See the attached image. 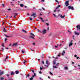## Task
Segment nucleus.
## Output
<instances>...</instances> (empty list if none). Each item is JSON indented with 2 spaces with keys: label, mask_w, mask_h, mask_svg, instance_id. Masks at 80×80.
I'll return each instance as SVG.
<instances>
[{
  "label": "nucleus",
  "mask_w": 80,
  "mask_h": 80,
  "mask_svg": "<svg viewBox=\"0 0 80 80\" xmlns=\"http://www.w3.org/2000/svg\"><path fill=\"white\" fill-rule=\"evenodd\" d=\"M46 63L47 65H45V67H46V68H48V66L50 65V62H48V61H47L46 62Z\"/></svg>",
  "instance_id": "1"
},
{
  "label": "nucleus",
  "mask_w": 80,
  "mask_h": 80,
  "mask_svg": "<svg viewBox=\"0 0 80 80\" xmlns=\"http://www.w3.org/2000/svg\"><path fill=\"white\" fill-rule=\"evenodd\" d=\"M68 9L69 10H74V8H73V7L72 6H68Z\"/></svg>",
  "instance_id": "2"
},
{
  "label": "nucleus",
  "mask_w": 80,
  "mask_h": 80,
  "mask_svg": "<svg viewBox=\"0 0 80 80\" xmlns=\"http://www.w3.org/2000/svg\"><path fill=\"white\" fill-rule=\"evenodd\" d=\"M65 5H66V7H68L69 5V1H67L65 2Z\"/></svg>",
  "instance_id": "3"
},
{
  "label": "nucleus",
  "mask_w": 80,
  "mask_h": 80,
  "mask_svg": "<svg viewBox=\"0 0 80 80\" xmlns=\"http://www.w3.org/2000/svg\"><path fill=\"white\" fill-rule=\"evenodd\" d=\"M47 30L46 29H43L42 30V32L43 35H44V34H45V33H47Z\"/></svg>",
  "instance_id": "4"
},
{
  "label": "nucleus",
  "mask_w": 80,
  "mask_h": 80,
  "mask_svg": "<svg viewBox=\"0 0 80 80\" xmlns=\"http://www.w3.org/2000/svg\"><path fill=\"white\" fill-rule=\"evenodd\" d=\"M36 14H37V13H36V12H34V13H33V14L31 15V17H34V18H35V17H36V16L35 15H36Z\"/></svg>",
  "instance_id": "5"
},
{
  "label": "nucleus",
  "mask_w": 80,
  "mask_h": 80,
  "mask_svg": "<svg viewBox=\"0 0 80 80\" xmlns=\"http://www.w3.org/2000/svg\"><path fill=\"white\" fill-rule=\"evenodd\" d=\"M61 7V5H58L57 7L56 8L55 10L54 11V12H56V11H57V8H58L59 7Z\"/></svg>",
  "instance_id": "6"
},
{
  "label": "nucleus",
  "mask_w": 80,
  "mask_h": 80,
  "mask_svg": "<svg viewBox=\"0 0 80 80\" xmlns=\"http://www.w3.org/2000/svg\"><path fill=\"white\" fill-rule=\"evenodd\" d=\"M13 14L15 15L13 17V18H17V15H18V13H13Z\"/></svg>",
  "instance_id": "7"
},
{
  "label": "nucleus",
  "mask_w": 80,
  "mask_h": 80,
  "mask_svg": "<svg viewBox=\"0 0 80 80\" xmlns=\"http://www.w3.org/2000/svg\"><path fill=\"white\" fill-rule=\"evenodd\" d=\"M77 30H80V25H78V26H77Z\"/></svg>",
  "instance_id": "8"
},
{
  "label": "nucleus",
  "mask_w": 80,
  "mask_h": 80,
  "mask_svg": "<svg viewBox=\"0 0 80 80\" xmlns=\"http://www.w3.org/2000/svg\"><path fill=\"white\" fill-rule=\"evenodd\" d=\"M38 18H40V19H41V20L42 22H44V20H43V18L41 17H38Z\"/></svg>",
  "instance_id": "9"
},
{
  "label": "nucleus",
  "mask_w": 80,
  "mask_h": 80,
  "mask_svg": "<svg viewBox=\"0 0 80 80\" xmlns=\"http://www.w3.org/2000/svg\"><path fill=\"white\" fill-rule=\"evenodd\" d=\"M14 45L15 46H16V45H18V43H14L12 45V47H13V46H14Z\"/></svg>",
  "instance_id": "10"
},
{
  "label": "nucleus",
  "mask_w": 80,
  "mask_h": 80,
  "mask_svg": "<svg viewBox=\"0 0 80 80\" xmlns=\"http://www.w3.org/2000/svg\"><path fill=\"white\" fill-rule=\"evenodd\" d=\"M65 17V15H64L63 16L62 15H60V17L62 18H64V17Z\"/></svg>",
  "instance_id": "11"
},
{
  "label": "nucleus",
  "mask_w": 80,
  "mask_h": 80,
  "mask_svg": "<svg viewBox=\"0 0 80 80\" xmlns=\"http://www.w3.org/2000/svg\"><path fill=\"white\" fill-rule=\"evenodd\" d=\"M56 62H57V60H55L53 61V64L54 65H55V64H56Z\"/></svg>",
  "instance_id": "12"
},
{
  "label": "nucleus",
  "mask_w": 80,
  "mask_h": 80,
  "mask_svg": "<svg viewBox=\"0 0 80 80\" xmlns=\"http://www.w3.org/2000/svg\"><path fill=\"white\" fill-rule=\"evenodd\" d=\"M22 30L23 32L24 33H27V31L25 30H24L22 29Z\"/></svg>",
  "instance_id": "13"
},
{
  "label": "nucleus",
  "mask_w": 80,
  "mask_h": 80,
  "mask_svg": "<svg viewBox=\"0 0 80 80\" xmlns=\"http://www.w3.org/2000/svg\"><path fill=\"white\" fill-rule=\"evenodd\" d=\"M19 71H15V73L16 74H18L19 73Z\"/></svg>",
  "instance_id": "14"
},
{
  "label": "nucleus",
  "mask_w": 80,
  "mask_h": 80,
  "mask_svg": "<svg viewBox=\"0 0 80 80\" xmlns=\"http://www.w3.org/2000/svg\"><path fill=\"white\" fill-rule=\"evenodd\" d=\"M3 32H7V31L6 30V29H5V28H4V29L3 30Z\"/></svg>",
  "instance_id": "15"
},
{
  "label": "nucleus",
  "mask_w": 80,
  "mask_h": 80,
  "mask_svg": "<svg viewBox=\"0 0 80 80\" xmlns=\"http://www.w3.org/2000/svg\"><path fill=\"white\" fill-rule=\"evenodd\" d=\"M72 45H73V43L70 42L69 44V46L71 47V46H72Z\"/></svg>",
  "instance_id": "16"
},
{
  "label": "nucleus",
  "mask_w": 80,
  "mask_h": 80,
  "mask_svg": "<svg viewBox=\"0 0 80 80\" xmlns=\"http://www.w3.org/2000/svg\"><path fill=\"white\" fill-rule=\"evenodd\" d=\"M30 34L31 35H32V36L34 37H35V35H34V34H33L32 33H31Z\"/></svg>",
  "instance_id": "17"
},
{
  "label": "nucleus",
  "mask_w": 80,
  "mask_h": 80,
  "mask_svg": "<svg viewBox=\"0 0 80 80\" xmlns=\"http://www.w3.org/2000/svg\"><path fill=\"white\" fill-rule=\"evenodd\" d=\"M4 73V72H1V73H0V76H2V74H3V73Z\"/></svg>",
  "instance_id": "18"
},
{
  "label": "nucleus",
  "mask_w": 80,
  "mask_h": 80,
  "mask_svg": "<svg viewBox=\"0 0 80 80\" xmlns=\"http://www.w3.org/2000/svg\"><path fill=\"white\" fill-rule=\"evenodd\" d=\"M38 32H39L40 33H42V31H40V30L38 29Z\"/></svg>",
  "instance_id": "19"
},
{
  "label": "nucleus",
  "mask_w": 80,
  "mask_h": 80,
  "mask_svg": "<svg viewBox=\"0 0 80 80\" xmlns=\"http://www.w3.org/2000/svg\"><path fill=\"white\" fill-rule=\"evenodd\" d=\"M75 35H79V34H80V33H77L76 32H75Z\"/></svg>",
  "instance_id": "20"
},
{
  "label": "nucleus",
  "mask_w": 80,
  "mask_h": 80,
  "mask_svg": "<svg viewBox=\"0 0 80 80\" xmlns=\"http://www.w3.org/2000/svg\"><path fill=\"white\" fill-rule=\"evenodd\" d=\"M20 6L21 7H23V4H20Z\"/></svg>",
  "instance_id": "21"
},
{
  "label": "nucleus",
  "mask_w": 80,
  "mask_h": 80,
  "mask_svg": "<svg viewBox=\"0 0 80 80\" xmlns=\"http://www.w3.org/2000/svg\"><path fill=\"white\" fill-rule=\"evenodd\" d=\"M53 68H58V67H57V66H53Z\"/></svg>",
  "instance_id": "22"
},
{
  "label": "nucleus",
  "mask_w": 80,
  "mask_h": 80,
  "mask_svg": "<svg viewBox=\"0 0 80 80\" xmlns=\"http://www.w3.org/2000/svg\"><path fill=\"white\" fill-rule=\"evenodd\" d=\"M68 32L70 34H71L72 33V32L69 30L68 31Z\"/></svg>",
  "instance_id": "23"
},
{
  "label": "nucleus",
  "mask_w": 80,
  "mask_h": 80,
  "mask_svg": "<svg viewBox=\"0 0 80 80\" xmlns=\"http://www.w3.org/2000/svg\"><path fill=\"white\" fill-rule=\"evenodd\" d=\"M14 74H15L13 72H11V75H14Z\"/></svg>",
  "instance_id": "24"
},
{
  "label": "nucleus",
  "mask_w": 80,
  "mask_h": 80,
  "mask_svg": "<svg viewBox=\"0 0 80 80\" xmlns=\"http://www.w3.org/2000/svg\"><path fill=\"white\" fill-rule=\"evenodd\" d=\"M29 37L30 38H33V39H35V38H34V37H32V36H29Z\"/></svg>",
  "instance_id": "25"
},
{
  "label": "nucleus",
  "mask_w": 80,
  "mask_h": 80,
  "mask_svg": "<svg viewBox=\"0 0 80 80\" xmlns=\"http://www.w3.org/2000/svg\"><path fill=\"white\" fill-rule=\"evenodd\" d=\"M9 58V57L8 56L5 59L4 61H6V59H7V58Z\"/></svg>",
  "instance_id": "26"
},
{
  "label": "nucleus",
  "mask_w": 80,
  "mask_h": 80,
  "mask_svg": "<svg viewBox=\"0 0 80 80\" xmlns=\"http://www.w3.org/2000/svg\"><path fill=\"white\" fill-rule=\"evenodd\" d=\"M4 35H5V36H6V38H7V37H8V38L10 37V36H7L6 34H5Z\"/></svg>",
  "instance_id": "27"
},
{
  "label": "nucleus",
  "mask_w": 80,
  "mask_h": 80,
  "mask_svg": "<svg viewBox=\"0 0 80 80\" xmlns=\"http://www.w3.org/2000/svg\"><path fill=\"white\" fill-rule=\"evenodd\" d=\"M55 2H57L58 4H59V2H58V0H55Z\"/></svg>",
  "instance_id": "28"
},
{
  "label": "nucleus",
  "mask_w": 80,
  "mask_h": 80,
  "mask_svg": "<svg viewBox=\"0 0 80 80\" xmlns=\"http://www.w3.org/2000/svg\"><path fill=\"white\" fill-rule=\"evenodd\" d=\"M27 62V61H26V60H24V62H23V63L24 64V65H25V64H26L25 63Z\"/></svg>",
  "instance_id": "29"
},
{
  "label": "nucleus",
  "mask_w": 80,
  "mask_h": 80,
  "mask_svg": "<svg viewBox=\"0 0 80 80\" xmlns=\"http://www.w3.org/2000/svg\"><path fill=\"white\" fill-rule=\"evenodd\" d=\"M53 15H54V17H57V18H58V17H57V16H56V15H55V14H53Z\"/></svg>",
  "instance_id": "30"
},
{
  "label": "nucleus",
  "mask_w": 80,
  "mask_h": 80,
  "mask_svg": "<svg viewBox=\"0 0 80 80\" xmlns=\"http://www.w3.org/2000/svg\"><path fill=\"white\" fill-rule=\"evenodd\" d=\"M65 69H66V70H68V67H65Z\"/></svg>",
  "instance_id": "31"
},
{
  "label": "nucleus",
  "mask_w": 80,
  "mask_h": 80,
  "mask_svg": "<svg viewBox=\"0 0 80 80\" xmlns=\"http://www.w3.org/2000/svg\"><path fill=\"white\" fill-rule=\"evenodd\" d=\"M30 77V75L28 74V75L27 76L26 78H27V77Z\"/></svg>",
  "instance_id": "32"
},
{
  "label": "nucleus",
  "mask_w": 80,
  "mask_h": 80,
  "mask_svg": "<svg viewBox=\"0 0 80 80\" xmlns=\"http://www.w3.org/2000/svg\"><path fill=\"white\" fill-rule=\"evenodd\" d=\"M1 80H3V79H4V78H3V77H2L1 78Z\"/></svg>",
  "instance_id": "33"
},
{
  "label": "nucleus",
  "mask_w": 80,
  "mask_h": 80,
  "mask_svg": "<svg viewBox=\"0 0 80 80\" xmlns=\"http://www.w3.org/2000/svg\"><path fill=\"white\" fill-rule=\"evenodd\" d=\"M30 80H33V77H32L31 78H30Z\"/></svg>",
  "instance_id": "34"
},
{
  "label": "nucleus",
  "mask_w": 80,
  "mask_h": 80,
  "mask_svg": "<svg viewBox=\"0 0 80 80\" xmlns=\"http://www.w3.org/2000/svg\"><path fill=\"white\" fill-rule=\"evenodd\" d=\"M46 25H47V26H48L49 25V23H46Z\"/></svg>",
  "instance_id": "35"
},
{
  "label": "nucleus",
  "mask_w": 80,
  "mask_h": 80,
  "mask_svg": "<svg viewBox=\"0 0 80 80\" xmlns=\"http://www.w3.org/2000/svg\"><path fill=\"white\" fill-rule=\"evenodd\" d=\"M1 50L2 51H4V49H3V48H2V49H1Z\"/></svg>",
  "instance_id": "36"
},
{
  "label": "nucleus",
  "mask_w": 80,
  "mask_h": 80,
  "mask_svg": "<svg viewBox=\"0 0 80 80\" xmlns=\"http://www.w3.org/2000/svg\"><path fill=\"white\" fill-rule=\"evenodd\" d=\"M44 56H41V59H43Z\"/></svg>",
  "instance_id": "37"
},
{
  "label": "nucleus",
  "mask_w": 80,
  "mask_h": 80,
  "mask_svg": "<svg viewBox=\"0 0 80 80\" xmlns=\"http://www.w3.org/2000/svg\"><path fill=\"white\" fill-rule=\"evenodd\" d=\"M60 9H59L57 10V12H60Z\"/></svg>",
  "instance_id": "38"
},
{
  "label": "nucleus",
  "mask_w": 80,
  "mask_h": 80,
  "mask_svg": "<svg viewBox=\"0 0 80 80\" xmlns=\"http://www.w3.org/2000/svg\"><path fill=\"white\" fill-rule=\"evenodd\" d=\"M7 40H8L7 38H6L5 39V42H6V41Z\"/></svg>",
  "instance_id": "39"
},
{
  "label": "nucleus",
  "mask_w": 80,
  "mask_h": 80,
  "mask_svg": "<svg viewBox=\"0 0 80 80\" xmlns=\"http://www.w3.org/2000/svg\"><path fill=\"white\" fill-rule=\"evenodd\" d=\"M42 69H46V68L45 67H42Z\"/></svg>",
  "instance_id": "40"
},
{
  "label": "nucleus",
  "mask_w": 80,
  "mask_h": 80,
  "mask_svg": "<svg viewBox=\"0 0 80 80\" xmlns=\"http://www.w3.org/2000/svg\"><path fill=\"white\" fill-rule=\"evenodd\" d=\"M2 46L3 47H5V46H4V44L3 43L2 44Z\"/></svg>",
  "instance_id": "41"
},
{
  "label": "nucleus",
  "mask_w": 80,
  "mask_h": 80,
  "mask_svg": "<svg viewBox=\"0 0 80 80\" xmlns=\"http://www.w3.org/2000/svg\"><path fill=\"white\" fill-rule=\"evenodd\" d=\"M29 19H30V20H31V21L32 20V18H29Z\"/></svg>",
  "instance_id": "42"
},
{
  "label": "nucleus",
  "mask_w": 80,
  "mask_h": 80,
  "mask_svg": "<svg viewBox=\"0 0 80 80\" xmlns=\"http://www.w3.org/2000/svg\"><path fill=\"white\" fill-rule=\"evenodd\" d=\"M59 65V63H58L56 65V66H58Z\"/></svg>",
  "instance_id": "43"
},
{
  "label": "nucleus",
  "mask_w": 80,
  "mask_h": 80,
  "mask_svg": "<svg viewBox=\"0 0 80 80\" xmlns=\"http://www.w3.org/2000/svg\"><path fill=\"white\" fill-rule=\"evenodd\" d=\"M40 69L41 70H42V69H43V68H42L41 67H40Z\"/></svg>",
  "instance_id": "44"
},
{
  "label": "nucleus",
  "mask_w": 80,
  "mask_h": 80,
  "mask_svg": "<svg viewBox=\"0 0 80 80\" xmlns=\"http://www.w3.org/2000/svg\"><path fill=\"white\" fill-rule=\"evenodd\" d=\"M77 59H78V58H80L79 57H77L76 58Z\"/></svg>",
  "instance_id": "45"
},
{
  "label": "nucleus",
  "mask_w": 80,
  "mask_h": 80,
  "mask_svg": "<svg viewBox=\"0 0 80 80\" xmlns=\"http://www.w3.org/2000/svg\"><path fill=\"white\" fill-rule=\"evenodd\" d=\"M32 72H33V73H34V72H35V71H34V70H32Z\"/></svg>",
  "instance_id": "46"
},
{
  "label": "nucleus",
  "mask_w": 80,
  "mask_h": 80,
  "mask_svg": "<svg viewBox=\"0 0 80 80\" xmlns=\"http://www.w3.org/2000/svg\"><path fill=\"white\" fill-rule=\"evenodd\" d=\"M50 75H53V73H52L51 72H50Z\"/></svg>",
  "instance_id": "47"
},
{
  "label": "nucleus",
  "mask_w": 80,
  "mask_h": 80,
  "mask_svg": "<svg viewBox=\"0 0 80 80\" xmlns=\"http://www.w3.org/2000/svg\"><path fill=\"white\" fill-rule=\"evenodd\" d=\"M42 9H43V10L45 11V8H44L42 7Z\"/></svg>",
  "instance_id": "48"
},
{
  "label": "nucleus",
  "mask_w": 80,
  "mask_h": 80,
  "mask_svg": "<svg viewBox=\"0 0 80 80\" xmlns=\"http://www.w3.org/2000/svg\"><path fill=\"white\" fill-rule=\"evenodd\" d=\"M22 53H24V51H23V50H22Z\"/></svg>",
  "instance_id": "49"
},
{
  "label": "nucleus",
  "mask_w": 80,
  "mask_h": 80,
  "mask_svg": "<svg viewBox=\"0 0 80 80\" xmlns=\"http://www.w3.org/2000/svg\"><path fill=\"white\" fill-rule=\"evenodd\" d=\"M74 57H77V55H75Z\"/></svg>",
  "instance_id": "50"
},
{
  "label": "nucleus",
  "mask_w": 80,
  "mask_h": 80,
  "mask_svg": "<svg viewBox=\"0 0 80 80\" xmlns=\"http://www.w3.org/2000/svg\"><path fill=\"white\" fill-rule=\"evenodd\" d=\"M45 2V1L44 0H42L41 1V2Z\"/></svg>",
  "instance_id": "51"
},
{
  "label": "nucleus",
  "mask_w": 80,
  "mask_h": 80,
  "mask_svg": "<svg viewBox=\"0 0 80 80\" xmlns=\"http://www.w3.org/2000/svg\"><path fill=\"white\" fill-rule=\"evenodd\" d=\"M8 11H9L10 10H11V9H8Z\"/></svg>",
  "instance_id": "52"
},
{
  "label": "nucleus",
  "mask_w": 80,
  "mask_h": 80,
  "mask_svg": "<svg viewBox=\"0 0 80 80\" xmlns=\"http://www.w3.org/2000/svg\"><path fill=\"white\" fill-rule=\"evenodd\" d=\"M32 45H35V43H32Z\"/></svg>",
  "instance_id": "53"
},
{
  "label": "nucleus",
  "mask_w": 80,
  "mask_h": 80,
  "mask_svg": "<svg viewBox=\"0 0 80 80\" xmlns=\"http://www.w3.org/2000/svg\"><path fill=\"white\" fill-rule=\"evenodd\" d=\"M5 23V22H2V25H3V24H4V23Z\"/></svg>",
  "instance_id": "54"
},
{
  "label": "nucleus",
  "mask_w": 80,
  "mask_h": 80,
  "mask_svg": "<svg viewBox=\"0 0 80 80\" xmlns=\"http://www.w3.org/2000/svg\"><path fill=\"white\" fill-rule=\"evenodd\" d=\"M34 76H36V74H35V73H34Z\"/></svg>",
  "instance_id": "55"
},
{
  "label": "nucleus",
  "mask_w": 80,
  "mask_h": 80,
  "mask_svg": "<svg viewBox=\"0 0 80 80\" xmlns=\"http://www.w3.org/2000/svg\"><path fill=\"white\" fill-rule=\"evenodd\" d=\"M7 77H9V75L8 74H7Z\"/></svg>",
  "instance_id": "56"
},
{
  "label": "nucleus",
  "mask_w": 80,
  "mask_h": 80,
  "mask_svg": "<svg viewBox=\"0 0 80 80\" xmlns=\"http://www.w3.org/2000/svg\"><path fill=\"white\" fill-rule=\"evenodd\" d=\"M63 53H65V52L64 51H63Z\"/></svg>",
  "instance_id": "57"
},
{
  "label": "nucleus",
  "mask_w": 80,
  "mask_h": 80,
  "mask_svg": "<svg viewBox=\"0 0 80 80\" xmlns=\"http://www.w3.org/2000/svg\"><path fill=\"white\" fill-rule=\"evenodd\" d=\"M55 48H57V47H58V46H55Z\"/></svg>",
  "instance_id": "58"
},
{
  "label": "nucleus",
  "mask_w": 80,
  "mask_h": 80,
  "mask_svg": "<svg viewBox=\"0 0 80 80\" xmlns=\"http://www.w3.org/2000/svg\"><path fill=\"white\" fill-rule=\"evenodd\" d=\"M42 63L43 64H44V61H42Z\"/></svg>",
  "instance_id": "59"
},
{
  "label": "nucleus",
  "mask_w": 80,
  "mask_h": 80,
  "mask_svg": "<svg viewBox=\"0 0 80 80\" xmlns=\"http://www.w3.org/2000/svg\"><path fill=\"white\" fill-rule=\"evenodd\" d=\"M58 57H60V55H59V54H58Z\"/></svg>",
  "instance_id": "60"
},
{
  "label": "nucleus",
  "mask_w": 80,
  "mask_h": 80,
  "mask_svg": "<svg viewBox=\"0 0 80 80\" xmlns=\"http://www.w3.org/2000/svg\"><path fill=\"white\" fill-rule=\"evenodd\" d=\"M6 49H8V48L6 47L5 48Z\"/></svg>",
  "instance_id": "61"
},
{
  "label": "nucleus",
  "mask_w": 80,
  "mask_h": 80,
  "mask_svg": "<svg viewBox=\"0 0 80 80\" xmlns=\"http://www.w3.org/2000/svg\"><path fill=\"white\" fill-rule=\"evenodd\" d=\"M27 15L28 16H29V13H27Z\"/></svg>",
  "instance_id": "62"
},
{
  "label": "nucleus",
  "mask_w": 80,
  "mask_h": 80,
  "mask_svg": "<svg viewBox=\"0 0 80 80\" xmlns=\"http://www.w3.org/2000/svg\"><path fill=\"white\" fill-rule=\"evenodd\" d=\"M62 55L63 56V55H64L63 53H62Z\"/></svg>",
  "instance_id": "63"
},
{
  "label": "nucleus",
  "mask_w": 80,
  "mask_h": 80,
  "mask_svg": "<svg viewBox=\"0 0 80 80\" xmlns=\"http://www.w3.org/2000/svg\"><path fill=\"white\" fill-rule=\"evenodd\" d=\"M39 73H42V72H41V71H40V72H39Z\"/></svg>",
  "instance_id": "64"
}]
</instances>
